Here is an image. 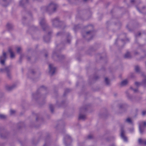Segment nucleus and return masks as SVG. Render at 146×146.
<instances>
[{
	"label": "nucleus",
	"instance_id": "obj_1",
	"mask_svg": "<svg viewBox=\"0 0 146 146\" xmlns=\"http://www.w3.org/2000/svg\"><path fill=\"white\" fill-rule=\"evenodd\" d=\"M58 7V5L55 3L52 2L47 7H43L41 9L42 11H46L49 13L53 12L55 11Z\"/></svg>",
	"mask_w": 146,
	"mask_h": 146
},
{
	"label": "nucleus",
	"instance_id": "obj_2",
	"mask_svg": "<svg viewBox=\"0 0 146 146\" xmlns=\"http://www.w3.org/2000/svg\"><path fill=\"white\" fill-rule=\"evenodd\" d=\"M39 24L43 31H46L48 28V26L47 24L46 23V21L44 18L40 19Z\"/></svg>",
	"mask_w": 146,
	"mask_h": 146
},
{
	"label": "nucleus",
	"instance_id": "obj_3",
	"mask_svg": "<svg viewBox=\"0 0 146 146\" xmlns=\"http://www.w3.org/2000/svg\"><path fill=\"white\" fill-rule=\"evenodd\" d=\"M11 70V68L10 66L7 67L3 68H1L0 71L2 72H5L7 73V77L9 78H11V75L10 71Z\"/></svg>",
	"mask_w": 146,
	"mask_h": 146
},
{
	"label": "nucleus",
	"instance_id": "obj_4",
	"mask_svg": "<svg viewBox=\"0 0 146 146\" xmlns=\"http://www.w3.org/2000/svg\"><path fill=\"white\" fill-rule=\"evenodd\" d=\"M72 141L71 137L68 134L65 135L64 138V142L66 146L70 145V144Z\"/></svg>",
	"mask_w": 146,
	"mask_h": 146
},
{
	"label": "nucleus",
	"instance_id": "obj_5",
	"mask_svg": "<svg viewBox=\"0 0 146 146\" xmlns=\"http://www.w3.org/2000/svg\"><path fill=\"white\" fill-rule=\"evenodd\" d=\"M146 127V122H141L139 124V128L140 133L142 134L144 131V130Z\"/></svg>",
	"mask_w": 146,
	"mask_h": 146
},
{
	"label": "nucleus",
	"instance_id": "obj_6",
	"mask_svg": "<svg viewBox=\"0 0 146 146\" xmlns=\"http://www.w3.org/2000/svg\"><path fill=\"white\" fill-rule=\"evenodd\" d=\"M7 58L6 53L3 52L2 55L0 56V63L1 64L4 65L5 64Z\"/></svg>",
	"mask_w": 146,
	"mask_h": 146
},
{
	"label": "nucleus",
	"instance_id": "obj_7",
	"mask_svg": "<svg viewBox=\"0 0 146 146\" xmlns=\"http://www.w3.org/2000/svg\"><path fill=\"white\" fill-rule=\"evenodd\" d=\"M49 73L51 75H52L55 72L56 68L53 64H50L49 65Z\"/></svg>",
	"mask_w": 146,
	"mask_h": 146
},
{
	"label": "nucleus",
	"instance_id": "obj_8",
	"mask_svg": "<svg viewBox=\"0 0 146 146\" xmlns=\"http://www.w3.org/2000/svg\"><path fill=\"white\" fill-rule=\"evenodd\" d=\"M52 24L54 27H58L60 23L59 19L58 18H56L52 20Z\"/></svg>",
	"mask_w": 146,
	"mask_h": 146
},
{
	"label": "nucleus",
	"instance_id": "obj_9",
	"mask_svg": "<svg viewBox=\"0 0 146 146\" xmlns=\"http://www.w3.org/2000/svg\"><path fill=\"white\" fill-rule=\"evenodd\" d=\"M125 131L122 128L121 129V138L123 140L125 141H127V137L125 135Z\"/></svg>",
	"mask_w": 146,
	"mask_h": 146
},
{
	"label": "nucleus",
	"instance_id": "obj_10",
	"mask_svg": "<svg viewBox=\"0 0 146 146\" xmlns=\"http://www.w3.org/2000/svg\"><path fill=\"white\" fill-rule=\"evenodd\" d=\"M126 94L127 98L128 100L131 101H133L135 100V98L130 94L127 91L126 92Z\"/></svg>",
	"mask_w": 146,
	"mask_h": 146
},
{
	"label": "nucleus",
	"instance_id": "obj_11",
	"mask_svg": "<svg viewBox=\"0 0 146 146\" xmlns=\"http://www.w3.org/2000/svg\"><path fill=\"white\" fill-rule=\"evenodd\" d=\"M86 35H84L82 34V36L83 37H88L92 36L94 34V31H88L87 32L85 33Z\"/></svg>",
	"mask_w": 146,
	"mask_h": 146
},
{
	"label": "nucleus",
	"instance_id": "obj_12",
	"mask_svg": "<svg viewBox=\"0 0 146 146\" xmlns=\"http://www.w3.org/2000/svg\"><path fill=\"white\" fill-rule=\"evenodd\" d=\"M16 86V85L15 84H14L11 86L7 85L5 86V88L7 90L10 91L13 89Z\"/></svg>",
	"mask_w": 146,
	"mask_h": 146
},
{
	"label": "nucleus",
	"instance_id": "obj_13",
	"mask_svg": "<svg viewBox=\"0 0 146 146\" xmlns=\"http://www.w3.org/2000/svg\"><path fill=\"white\" fill-rule=\"evenodd\" d=\"M51 33V32H49L48 33V35L44 36V41L46 42H49L50 39V34Z\"/></svg>",
	"mask_w": 146,
	"mask_h": 146
},
{
	"label": "nucleus",
	"instance_id": "obj_14",
	"mask_svg": "<svg viewBox=\"0 0 146 146\" xmlns=\"http://www.w3.org/2000/svg\"><path fill=\"white\" fill-rule=\"evenodd\" d=\"M135 71L138 73H141V74L142 76L144 75V74L141 72V69L140 67L138 66H135Z\"/></svg>",
	"mask_w": 146,
	"mask_h": 146
},
{
	"label": "nucleus",
	"instance_id": "obj_15",
	"mask_svg": "<svg viewBox=\"0 0 146 146\" xmlns=\"http://www.w3.org/2000/svg\"><path fill=\"white\" fill-rule=\"evenodd\" d=\"M138 143L140 144L146 145V140L139 139H138Z\"/></svg>",
	"mask_w": 146,
	"mask_h": 146
},
{
	"label": "nucleus",
	"instance_id": "obj_16",
	"mask_svg": "<svg viewBox=\"0 0 146 146\" xmlns=\"http://www.w3.org/2000/svg\"><path fill=\"white\" fill-rule=\"evenodd\" d=\"M78 119L79 120H84L86 119V117L85 115L80 113L79 115Z\"/></svg>",
	"mask_w": 146,
	"mask_h": 146
},
{
	"label": "nucleus",
	"instance_id": "obj_17",
	"mask_svg": "<svg viewBox=\"0 0 146 146\" xmlns=\"http://www.w3.org/2000/svg\"><path fill=\"white\" fill-rule=\"evenodd\" d=\"M128 83V81L127 80H125L121 82V85L122 86H124L126 85Z\"/></svg>",
	"mask_w": 146,
	"mask_h": 146
},
{
	"label": "nucleus",
	"instance_id": "obj_18",
	"mask_svg": "<svg viewBox=\"0 0 146 146\" xmlns=\"http://www.w3.org/2000/svg\"><path fill=\"white\" fill-rule=\"evenodd\" d=\"M9 51L10 54V57L11 58H13L15 56V55L13 52L12 51L11 49H9Z\"/></svg>",
	"mask_w": 146,
	"mask_h": 146
},
{
	"label": "nucleus",
	"instance_id": "obj_19",
	"mask_svg": "<svg viewBox=\"0 0 146 146\" xmlns=\"http://www.w3.org/2000/svg\"><path fill=\"white\" fill-rule=\"evenodd\" d=\"M131 56L129 52H127L125 54L124 56V57L125 58H131Z\"/></svg>",
	"mask_w": 146,
	"mask_h": 146
},
{
	"label": "nucleus",
	"instance_id": "obj_20",
	"mask_svg": "<svg viewBox=\"0 0 146 146\" xmlns=\"http://www.w3.org/2000/svg\"><path fill=\"white\" fill-rule=\"evenodd\" d=\"M143 76L145 77V78L142 81V82H141L142 85H143L144 86H145L146 85V76L145 75H143Z\"/></svg>",
	"mask_w": 146,
	"mask_h": 146
},
{
	"label": "nucleus",
	"instance_id": "obj_21",
	"mask_svg": "<svg viewBox=\"0 0 146 146\" xmlns=\"http://www.w3.org/2000/svg\"><path fill=\"white\" fill-rule=\"evenodd\" d=\"M28 0H21L19 2V4L20 5L23 6L25 3H27Z\"/></svg>",
	"mask_w": 146,
	"mask_h": 146
},
{
	"label": "nucleus",
	"instance_id": "obj_22",
	"mask_svg": "<svg viewBox=\"0 0 146 146\" xmlns=\"http://www.w3.org/2000/svg\"><path fill=\"white\" fill-rule=\"evenodd\" d=\"M125 122L131 124L132 123V122L131 119L129 118H128L126 119L125 120Z\"/></svg>",
	"mask_w": 146,
	"mask_h": 146
},
{
	"label": "nucleus",
	"instance_id": "obj_23",
	"mask_svg": "<svg viewBox=\"0 0 146 146\" xmlns=\"http://www.w3.org/2000/svg\"><path fill=\"white\" fill-rule=\"evenodd\" d=\"M7 28L9 30H11L13 28V26L12 24L10 23H8L7 25Z\"/></svg>",
	"mask_w": 146,
	"mask_h": 146
},
{
	"label": "nucleus",
	"instance_id": "obj_24",
	"mask_svg": "<svg viewBox=\"0 0 146 146\" xmlns=\"http://www.w3.org/2000/svg\"><path fill=\"white\" fill-rule=\"evenodd\" d=\"M55 56H56L57 58H60V56L57 54V52L54 51L52 53V57H54Z\"/></svg>",
	"mask_w": 146,
	"mask_h": 146
},
{
	"label": "nucleus",
	"instance_id": "obj_25",
	"mask_svg": "<svg viewBox=\"0 0 146 146\" xmlns=\"http://www.w3.org/2000/svg\"><path fill=\"white\" fill-rule=\"evenodd\" d=\"M126 106L127 104H120L119 106L120 108H123Z\"/></svg>",
	"mask_w": 146,
	"mask_h": 146
},
{
	"label": "nucleus",
	"instance_id": "obj_26",
	"mask_svg": "<svg viewBox=\"0 0 146 146\" xmlns=\"http://www.w3.org/2000/svg\"><path fill=\"white\" fill-rule=\"evenodd\" d=\"M49 108L51 112L53 113L54 111V106L53 105L50 104L49 105Z\"/></svg>",
	"mask_w": 146,
	"mask_h": 146
},
{
	"label": "nucleus",
	"instance_id": "obj_27",
	"mask_svg": "<svg viewBox=\"0 0 146 146\" xmlns=\"http://www.w3.org/2000/svg\"><path fill=\"white\" fill-rule=\"evenodd\" d=\"M38 96V94L37 93H36L35 94H33V98L35 99H36V98Z\"/></svg>",
	"mask_w": 146,
	"mask_h": 146
},
{
	"label": "nucleus",
	"instance_id": "obj_28",
	"mask_svg": "<svg viewBox=\"0 0 146 146\" xmlns=\"http://www.w3.org/2000/svg\"><path fill=\"white\" fill-rule=\"evenodd\" d=\"M105 83L107 85H108L110 84V82L107 78H105Z\"/></svg>",
	"mask_w": 146,
	"mask_h": 146
},
{
	"label": "nucleus",
	"instance_id": "obj_29",
	"mask_svg": "<svg viewBox=\"0 0 146 146\" xmlns=\"http://www.w3.org/2000/svg\"><path fill=\"white\" fill-rule=\"evenodd\" d=\"M7 117L5 115L0 114V119H5Z\"/></svg>",
	"mask_w": 146,
	"mask_h": 146
},
{
	"label": "nucleus",
	"instance_id": "obj_30",
	"mask_svg": "<svg viewBox=\"0 0 146 146\" xmlns=\"http://www.w3.org/2000/svg\"><path fill=\"white\" fill-rule=\"evenodd\" d=\"M86 110V108H82L80 109V113L84 112Z\"/></svg>",
	"mask_w": 146,
	"mask_h": 146
},
{
	"label": "nucleus",
	"instance_id": "obj_31",
	"mask_svg": "<svg viewBox=\"0 0 146 146\" xmlns=\"http://www.w3.org/2000/svg\"><path fill=\"white\" fill-rule=\"evenodd\" d=\"M68 38L67 39V42L68 43H70V36L69 35H68Z\"/></svg>",
	"mask_w": 146,
	"mask_h": 146
},
{
	"label": "nucleus",
	"instance_id": "obj_32",
	"mask_svg": "<svg viewBox=\"0 0 146 146\" xmlns=\"http://www.w3.org/2000/svg\"><path fill=\"white\" fill-rule=\"evenodd\" d=\"M62 35V33L61 32H59L56 35V36H57Z\"/></svg>",
	"mask_w": 146,
	"mask_h": 146
},
{
	"label": "nucleus",
	"instance_id": "obj_33",
	"mask_svg": "<svg viewBox=\"0 0 146 146\" xmlns=\"http://www.w3.org/2000/svg\"><path fill=\"white\" fill-rule=\"evenodd\" d=\"M78 146H84V144L82 142H79L78 143Z\"/></svg>",
	"mask_w": 146,
	"mask_h": 146
},
{
	"label": "nucleus",
	"instance_id": "obj_34",
	"mask_svg": "<svg viewBox=\"0 0 146 146\" xmlns=\"http://www.w3.org/2000/svg\"><path fill=\"white\" fill-rule=\"evenodd\" d=\"M21 48L20 47H19L17 48V53H19L20 52V51L21 50Z\"/></svg>",
	"mask_w": 146,
	"mask_h": 146
},
{
	"label": "nucleus",
	"instance_id": "obj_35",
	"mask_svg": "<svg viewBox=\"0 0 146 146\" xmlns=\"http://www.w3.org/2000/svg\"><path fill=\"white\" fill-rule=\"evenodd\" d=\"M135 84L137 86H139V85H142L141 83H139V82H135Z\"/></svg>",
	"mask_w": 146,
	"mask_h": 146
},
{
	"label": "nucleus",
	"instance_id": "obj_36",
	"mask_svg": "<svg viewBox=\"0 0 146 146\" xmlns=\"http://www.w3.org/2000/svg\"><path fill=\"white\" fill-rule=\"evenodd\" d=\"M93 136L91 135H89L87 137V138L88 139H91L93 138Z\"/></svg>",
	"mask_w": 146,
	"mask_h": 146
},
{
	"label": "nucleus",
	"instance_id": "obj_37",
	"mask_svg": "<svg viewBox=\"0 0 146 146\" xmlns=\"http://www.w3.org/2000/svg\"><path fill=\"white\" fill-rule=\"evenodd\" d=\"M15 112V111L14 110H10V113L11 114H14Z\"/></svg>",
	"mask_w": 146,
	"mask_h": 146
},
{
	"label": "nucleus",
	"instance_id": "obj_38",
	"mask_svg": "<svg viewBox=\"0 0 146 146\" xmlns=\"http://www.w3.org/2000/svg\"><path fill=\"white\" fill-rule=\"evenodd\" d=\"M141 35V33H140L139 32V33H138V34H136L135 35V37L136 38H137V37H138L139 36H140Z\"/></svg>",
	"mask_w": 146,
	"mask_h": 146
},
{
	"label": "nucleus",
	"instance_id": "obj_39",
	"mask_svg": "<svg viewBox=\"0 0 146 146\" xmlns=\"http://www.w3.org/2000/svg\"><path fill=\"white\" fill-rule=\"evenodd\" d=\"M146 114V111H143L142 112V115H145Z\"/></svg>",
	"mask_w": 146,
	"mask_h": 146
},
{
	"label": "nucleus",
	"instance_id": "obj_40",
	"mask_svg": "<svg viewBox=\"0 0 146 146\" xmlns=\"http://www.w3.org/2000/svg\"><path fill=\"white\" fill-rule=\"evenodd\" d=\"M133 131L134 129L133 128H132L129 129V131L131 133L133 132Z\"/></svg>",
	"mask_w": 146,
	"mask_h": 146
},
{
	"label": "nucleus",
	"instance_id": "obj_41",
	"mask_svg": "<svg viewBox=\"0 0 146 146\" xmlns=\"http://www.w3.org/2000/svg\"><path fill=\"white\" fill-rule=\"evenodd\" d=\"M131 89H132L133 90V91L134 92H137V89H133L131 87Z\"/></svg>",
	"mask_w": 146,
	"mask_h": 146
},
{
	"label": "nucleus",
	"instance_id": "obj_42",
	"mask_svg": "<svg viewBox=\"0 0 146 146\" xmlns=\"http://www.w3.org/2000/svg\"><path fill=\"white\" fill-rule=\"evenodd\" d=\"M1 136L3 138H5L6 137L5 136H3L2 134L1 135Z\"/></svg>",
	"mask_w": 146,
	"mask_h": 146
},
{
	"label": "nucleus",
	"instance_id": "obj_43",
	"mask_svg": "<svg viewBox=\"0 0 146 146\" xmlns=\"http://www.w3.org/2000/svg\"><path fill=\"white\" fill-rule=\"evenodd\" d=\"M69 90L68 89H67L66 90V91H65V92H64V95H65V94L66 93V92L67 91H68Z\"/></svg>",
	"mask_w": 146,
	"mask_h": 146
},
{
	"label": "nucleus",
	"instance_id": "obj_44",
	"mask_svg": "<svg viewBox=\"0 0 146 146\" xmlns=\"http://www.w3.org/2000/svg\"><path fill=\"white\" fill-rule=\"evenodd\" d=\"M4 2V3H6V0H2Z\"/></svg>",
	"mask_w": 146,
	"mask_h": 146
},
{
	"label": "nucleus",
	"instance_id": "obj_45",
	"mask_svg": "<svg viewBox=\"0 0 146 146\" xmlns=\"http://www.w3.org/2000/svg\"><path fill=\"white\" fill-rule=\"evenodd\" d=\"M135 1V0H131V3H133Z\"/></svg>",
	"mask_w": 146,
	"mask_h": 146
},
{
	"label": "nucleus",
	"instance_id": "obj_46",
	"mask_svg": "<svg viewBox=\"0 0 146 146\" xmlns=\"http://www.w3.org/2000/svg\"><path fill=\"white\" fill-rule=\"evenodd\" d=\"M27 59L28 60H29L30 59V57H27Z\"/></svg>",
	"mask_w": 146,
	"mask_h": 146
},
{
	"label": "nucleus",
	"instance_id": "obj_47",
	"mask_svg": "<svg viewBox=\"0 0 146 146\" xmlns=\"http://www.w3.org/2000/svg\"><path fill=\"white\" fill-rule=\"evenodd\" d=\"M48 145L47 143H45L43 146H47Z\"/></svg>",
	"mask_w": 146,
	"mask_h": 146
},
{
	"label": "nucleus",
	"instance_id": "obj_48",
	"mask_svg": "<svg viewBox=\"0 0 146 146\" xmlns=\"http://www.w3.org/2000/svg\"><path fill=\"white\" fill-rule=\"evenodd\" d=\"M98 78V77L97 76L95 77V79L96 80Z\"/></svg>",
	"mask_w": 146,
	"mask_h": 146
},
{
	"label": "nucleus",
	"instance_id": "obj_49",
	"mask_svg": "<svg viewBox=\"0 0 146 146\" xmlns=\"http://www.w3.org/2000/svg\"><path fill=\"white\" fill-rule=\"evenodd\" d=\"M137 54V52H135V54Z\"/></svg>",
	"mask_w": 146,
	"mask_h": 146
},
{
	"label": "nucleus",
	"instance_id": "obj_50",
	"mask_svg": "<svg viewBox=\"0 0 146 146\" xmlns=\"http://www.w3.org/2000/svg\"><path fill=\"white\" fill-rule=\"evenodd\" d=\"M45 57H47V54H45Z\"/></svg>",
	"mask_w": 146,
	"mask_h": 146
},
{
	"label": "nucleus",
	"instance_id": "obj_51",
	"mask_svg": "<svg viewBox=\"0 0 146 146\" xmlns=\"http://www.w3.org/2000/svg\"><path fill=\"white\" fill-rule=\"evenodd\" d=\"M44 87V86H41V88H43Z\"/></svg>",
	"mask_w": 146,
	"mask_h": 146
},
{
	"label": "nucleus",
	"instance_id": "obj_52",
	"mask_svg": "<svg viewBox=\"0 0 146 146\" xmlns=\"http://www.w3.org/2000/svg\"><path fill=\"white\" fill-rule=\"evenodd\" d=\"M3 5L4 6H7V5H5V4H3Z\"/></svg>",
	"mask_w": 146,
	"mask_h": 146
},
{
	"label": "nucleus",
	"instance_id": "obj_53",
	"mask_svg": "<svg viewBox=\"0 0 146 146\" xmlns=\"http://www.w3.org/2000/svg\"><path fill=\"white\" fill-rule=\"evenodd\" d=\"M22 56L21 55V56H20V59L22 58Z\"/></svg>",
	"mask_w": 146,
	"mask_h": 146
},
{
	"label": "nucleus",
	"instance_id": "obj_54",
	"mask_svg": "<svg viewBox=\"0 0 146 146\" xmlns=\"http://www.w3.org/2000/svg\"><path fill=\"white\" fill-rule=\"evenodd\" d=\"M25 19V17H23V20L24 19Z\"/></svg>",
	"mask_w": 146,
	"mask_h": 146
},
{
	"label": "nucleus",
	"instance_id": "obj_55",
	"mask_svg": "<svg viewBox=\"0 0 146 146\" xmlns=\"http://www.w3.org/2000/svg\"><path fill=\"white\" fill-rule=\"evenodd\" d=\"M110 146H115V145L114 144Z\"/></svg>",
	"mask_w": 146,
	"mask_h": 146
},
{
	"label": "nucleus",
	"instance_id": "obj_56",
	"mask_svg": "<svg viewBox=\"0 0 146 146\" xmlns=\"http://www.w3.org/2000/svg\"><path fill=\"white\" fill-rule=\"evenodd\" d=\"M137 9L138 10L139 12H140V11H139V9H138L137 8Z\"/></svg>",
	"mask_w": 146,
	"mask_h": 146
},
{
	"label": "nucleus",
	"instance_id": "obj_57",
	"mask_svg": "<svg viewBox=\"0 0 146 146\" xmlns=\"http://www.w3.org/2000/svg\"><path fill=\"white\" fill-rule=\"evenodd\" d=\"M145 8V7H143L142 9H144Z\"/></svg>",
	"mask_w": 146,
	"mask_h": 146
},
{
	"label": "nucleus",
	"instance_id": "obj_58",
	"mask_svg": "<svg viewBox=\"0 0 146 146\" xmlns=\"http://www.w3.org/2000/svg\"><path fill=\"white\" fill-rule=\"evenodd\" d=\"M92 38H91L90 39L88 40H91Z\"/></svg>",
	"mask_w": 146,
	"mask_h": 146
},
{
	"label": "nucleus",
	"instance_id": "obj_59",
	"mask_svg": "<svg viewBox=\"0 0 146 146\" xmlns=\"http://www.w3.org/2000/svg\"><path fill=\"white\" fill-rule=\"evenodd\" d=\"M84 1H86L87 0H83Z\"/></svg>",
	"mask_w": 146,
	"mask_h": 146
},
{
	"label": "nucleus",
	"instance_id": "obj_60",
	"mask_svg": "<svg viewBox=\"0 0 146 146\" xmlns=\"http://www.w3.org/2000/svg\"><path fill=\"white\" fill-rule=\"evenodd\" d=\"M32 73L33 74V73H34V72H33V71H32Z\"/></svg>",
	"mask_w": 146,
	"mask_h": 146
},
{
	"label": "nucleus",
	"instance_id": "obj_61",
	"mask_svg": "<svg viewBox=\"0 0 146 146\" xmlns=\"http://www.w3.org/2000/svg\"><path fill=\"white\" fill-rule=\"evenodd\" d=\"M37 119H38L37 118H36V120H37Z\"/></svg>",
	"mask_w": 146,
	"mask_h": 146
},
{
	"label": "nucleus",
	"instance_id": "obj_62",
	"mask_svg": "<svg viewBox=\"0 0 146 146\" xmlns=\"http://www.w3.org/2000/svg\"><path fill=\"white\" fill-rule=\"evenodd\" d=\"M127 41H129V40L128 39H127Z\"/></svg>",
	"mask_w": 146,
	"mask_h": 146
},
{
	"label": "nucleus",
	"instance_id": "obj_63",
	"mask_svg": "<svg viewBox=\"0 0 146 146\" xmlns=\"http://www.w3.org/2000/svg\"><path fill=\"white\" fill-rule=\"evenodd\" d=\"M122 41H124L123 40H122Z\"/></svg>",
	"mask_w": 146,
	"mask_h": 146
}]
</instances>
